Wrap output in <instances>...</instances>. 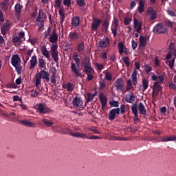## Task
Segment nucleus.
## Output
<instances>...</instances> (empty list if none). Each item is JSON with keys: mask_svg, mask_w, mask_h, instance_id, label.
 Returning a JSON list of instances; mask_svg holds the SVG:
<instances>
[{"mask_svg": "<svg viewBox=\"0 0 176 176\" xmlns=\"http://www.w3.org/2000/svg\"><path fill=\"white\" fill-rule=\"evenodd\" d=\"M8 5L6 3H1L0 6L2 10H8Z\"/></svg>", "mask_w": 176, "mask_h": 176, "instance_id": "obj_53", "label": "nucleus"}, {"mask_svg": "<svg viewBox=\"0 0 176 176\" xmlns=\"http://www.w3.org/2000/svg\"><path fill=\"white\" fill-rule=\"evenodd\" d=\"M52 57L54 61L57 64V63H58V60H60L58 58V51L52 52Z\"/></svg>", "mask_w": 176, "mask_h": 176, "instance_id": "obj_34", "label": "nucleus"}, {"mask_svg": "<svg viewBox=\"0 0 176 176\" xmlns=\"http://www.w3.org/2000/svg\"><path fill=\"white\" fill-rule=\"evenodd\" d=\"M96 95L93 94H87V102H90L91 101H93V100L94 99Z\"/></svg>", "mask_w": 176, "mask_h": 176, "instance_id": "obj_45", "label": "nucleus"}, {"mask_svg": "<svg viewBox=\"0 0 176 176\" xmlns=\"http://www.w3.org/2000/svg\"><path fill=\"white\" fill-rule=\"evenodd\" d=\"M79 24H80V18L79 16H74L72 19V27H79Z\"/></svg>", "mask_w": 176, "mask_h": 176, "instance_id": "obj_20", "label": "nucleus"}, {"mask_svg": "<svg viewBox=\"0 0 176 176\" xmlns=\"http://www.w3.org/2000/svg\"><path fill=\"white\" fill-rule=\"evenodd\" d=\"M34 85L37 89H39V86L41 85V82H42V78L40 77V76L38 74H36L34 78H33Z\"/></svg>", "mask_w": 176, "mask_h": 176, "instance_id": "obj_19", "label": "nucleus"}, {"mask_svg": "<svg viewBox=\"0 0 176 176\" xmlns=\"http://www.w3.org/2000/svg\"><path fill=\"white\" fill-rule=\"evenodd\" d=\"M105 79H107V80H112V74L107 72L105 74Z\"/></svg>", "mask_w": 176, "mask_h": 176, "instance_id": "obj_48", "label": "nucleus"}, {"mask_svg": "<svg viewBox=\"0 0 176 176\" xmlns=\"http://www.w3.org/2000/svg\"><path fill=\"white\" fill-rule=\"evenodd\" d=\"M114 86L117 91H123V89H124V82L123 81V78H120L117 79L114 82Z\"/></svg>", "mask_w": 176, "mask_h": 176, "instance_id": "obj_7", "label": "nucleus"}, {"mask_svg": "<svg viewBox=\"0 0 176 176\" xmlns=\"http://www.w3.org/2000/svg\"><path fill=\"white\" fill-rule=\"evenodd\" d=\"M36 64H38V58H36V55H34L30 60V65L29 66V69H35Z\"/></svg>", "mask_w": 176, "mask_h": 176, "instance_id": "obj_16", "label": "nucleus"}, {"mask_svg": "<svg viewBox=\"0 0 176 176\" xmlns=\"http://www.w3.org/2000/svg\"><path fill=\"white\" fill-rule=\"evenodd\" d=\"M72 137H76L77 138H82L83 137V133H79V132H76V133H73V132H69Z\"/></svg>", "mask_w": 176, "mask_h": 176, "instance_id": "obj_37", "label": "nucleus"}, {"mask_svg": "<svg viewBox=\"0 0 176 176\" xmlns=\"http://www.w3.org/2000/svg\"><path fill=\"white\" fill-rule=\"evenodd\" d=\"M162 90H163V88L159 85V81L155 82L153 86L152 96L155 97V96H159V93H160Z\"/></svg>", "mask_w": 176, "mask_h": 176, "instance_id": "obj_9", "label": "nucleus"}, {"mask_svg": "<svg viewBox=\"0 0 176 176\" xmlns=\"http://www.w3.org/2000/svg\"><path fill=\"white\" fill-rule=\"evenodd\" d=\"M131 89H133V84H131V80H128L126 82V91H129Z\"/></svg>", "mask_w": 176, "mask_h": 176, "instance_id": "obj_43", "label": "nucleus"}, {"mask_svg": "<svg viewBox=\"0 0 176 176\" xmlns=\"http://www.w3.org/2000/svg\"><path fill=\"white\" fill-rule=\"evenodd\" d=\"M153 32L155 34H166L167 32V28L163 23H159L153 27Z\"/></svg>", "mask_w": 176, "mask_h": 176, "instance_id": "obj_4", "label": "nucleus"}, {"mask_svg": "<svg viewBox=\"0 0 176 176\" xmlns=\"http://www.w3.org/2000/svg\"><path fill=\"white\" fill-rule=\"evenodd\" d=\"M41 52L43 56L46 57L47 60H50V52L47 50V48H46V45H42L41 47Z\"/></svg>", "mask_w": 176, "mask_h": 176, "instance_id": "obj_17", "label": "nucleus"}, {"mask_svg": "<svg viewBox=\"0 0 176 176\" xmlns=\"http://www.w3.org/2000/svg\"><path fill=\"white\" fill-rule=\"evenodd\" d=\"M79 56L76 54V53H74L73 55V60H74L76 64L74 63H72L71 64V69L72 72L76 75V76H79L80 78H83V75L80 72H79V65L80 64V59H79Z\"/></svg>", "mask_w": 176, "mask_h": 176, "instance_id": "obj_1", "label": "nucleus"}, {"mask_svg": "<svg viewBox=\"0 0 176 176\" xmlns=\"http://www.w3.org/2000/svg\"><path fill=\"white\" fill-rule=\"evenodd\" d=\"M102 27H103L104 29H105V31H108V28L109 27V22L108 20H105L104 23L102 25Z\"/></svg>", "mask_w": 176, "mask_h": 176, "instance_id": "obj_44", "label": "nucleus"}, {"mask_svg": "<svg viewBox=\"0 0 176 176\" xmlns=\"http://www.w3.org/2000/svg\"><path fill=\"white\" fill-rule=\"evenodd\" d=\"M77 52L78 53H82V52H85V43L80 42L77 45Z\"/></svg>", "mask_w": 176, "mask_h": 176, "instance_id": "obj_32", "label": "nucleus"}, {"mask_svg": "<svg viewBox=\"0 0 176 176\" xmlns=\"http://www.w3.org/2000/svg\"><path fill=\"white\" fill-rule=\"evenodd\" d=\"M168 49L169 52H174V50L175 49V44L174 43H170Z\"/></svg>", "mask_w": 176, "mask_h": 176, "instance_id": "obj_55", "label": "nucleus"}, {"mask_svg": "<svg viewBox=\"0 0 176 176\" xmlns=\"http://www.w3.org/2000/svg\"><path fill=\"white\" fill-rule=\"evenodd\" d=\"M46 17V14L43 13V10L42 9L39 10V12H38V16L36 18V21H38V23H42V18Z\"/></svg>", "mask_w": 176, "mask_h": 176, "instance_id": "obj_29", "label": "nucleus"}, {"mask_svg": "<svg viewBox=\"0 0 176 176\" xmlns=\"http://www.w3.org/2000/svg\"><path fill=\"white\" fill-rule=\"evenodd\" d=\"M100 103L102 108H104V107H107V102L108 101V99H107V96H105L104 94H101L100 95Z\"/></svg>", "mask_w": 176, "mask_h": 176, "instance_id": "obj_24", "label": "nucleus"}, {"mask_svg": "<svg viewBox=\"0 0 176 176\" xmlns=\"http://www.w3.org/2000/svg\"><path fill=\"white\" fill-rule=\"evenodd\" d=\"M35 108L37 112H38V113H40L41 115H45V113H51L52 112V109H50V108L47 107L43 103L37 104L35 106Z\"/></svg>", "mask_w": 176, "mask_h": 176, "instance_id": "obj_3", "label": "nucleus"}, {"mask_svg": "<svg viewBox=\"0 0 176 176\" xmlns=\"http://www.w3.org/2000/svg\"><path fill=\"white\" fill-rule=\"evenodd\" d=\"M64 89H67V91H72L74 89H75V85L72 84V82H68L65 87H64Z\"/></svg>", "mask_w": 176, "mask_h": 176, "instance_id": "obj_35", "label": "nucleus"}, {"mask_svg": "<svg viewBox=\"0 0 176 176\" xmlns=\"http://www.w3.org/2000/svg\"><path fill=\"white\" fill-rule=\"evenodd\" d=\"M64 12L61 10H59V16L60 17V24L64 23V20H65V16L64 15Z\"/></svg>", "mask_w": 176, "mask_h": 176, "instance_id": "obj_38", "label": "nucleus"}, {"mask_svg": "<svg viewBox=\"0 0 176 176\" xmlns=\"http://www.w3.org/2000/svg\"><path fill=\"white\" fill-rule=\"evenodd\" d=\"M161 140H158V142H168V141H176V136L173 135L172 137L166 136L164 138L161 137Z\"/></svg>", "mask_w": 176, "mask_h": 176, "instance_id": "obj_18", "label": "nucleus"}, {"mask_svg": "<svg viewBox=\"0 0 176 176\" xmlns=\"http://www.w3.org/2000/svg\"><path fill=\"white\" fill-rule=\"evenodd\" d=\"M43 122H44L45 124L47 127H52V126H53V124H54L53 122H51L50 120H49L47 119H43Z\"/></svg>", "mask_w": 176, "mask_h": 176, "instance_id": "obj_42", "label": "nucleus"}, {"mask_svg": "<svg viewBox=\"0 0 176 176\" xmlns=\"http://www.w3.org/2000/svg\"><path fill=\"white\" fill-rule=\"evenodd\" d=\"M69 38L72 41H78L79 39V35L76 32H70L69 34Z\"/></svg>", "mask_w": 176, "mask_h": 176, "instance_id": "obj_31", "label": "nucleus"}, {"mask_svg": "<svg viewBox=\"0 0 176 176\" xmlns=\"http://www.w3.org/2000/svg\"><path fill=\"white\" fill-rule=\"evenodd\" d=\"M131 43H132V48L133 49V50H135V49H137V46H138V43L134 40L131 41Z\"/></svg>", "mask_w": 176, "mask_h": 176, "instance_id": "obj_62", "label": "nucleus"}, {"mask_svg": "<svg viewBox=\"0 0 176 176\" xmlns=\"http://www.w3.org/2000/svg\"><path fill=\"white\" fill-rule=\"evenodd\" d=\"M122 60L124 64L126 65V66L127 67V68H129V67H130L131 64V63H130V59L129 58V57L128 56L122 57Z\"/></svg>", "mask_w": 176, "mask_h": 176, "instance_id": "obj_40", "label": "nucleus"}, {"mask_svg": "<svg viewBox=\"0 0 176 176\" xmlns=\"http://www.w3.org/2000/svg\"><path fill=\"white\" fill-rule=\"evenodd\" d=\"M116 115H120V109L117 108L111 109L109 113V120L111 121L115 120Z\"/></svg>", "mask_w": 176, "mask_h": 176, "instance_id": "obj_11", "label": "nucleus"}, {"mask_svg": "<svg viewBox=\"0 0 176 176\" xmlns=\"http://www.w3.org/2000/svg\"><path fill=\"white\" fill-rule=\"evenodd\" d=\"M56 78H57V76H56V74H52L51 83L56 85V83H57V80L56 79Z\"/></svg>", "mask_w": 176, "mask_h": 176, "instance_id": "obj_49", "label": "nucleus"}, {"mask_svg": "<svg viewBox=\"0 0 176 176\" xmlns=\"http://www.w3.org/2000/svg\"><path fill=\"white\" fill-rule=\"evenodd\" d=\"M113 24L114 25V28H118V27H119V20L118 19V18H113Z\"/></svg>", "mask_w": 176, "mask_h": 176, "instance_id": "obj_47", "label": "nucleus"}, {"mask_svg": "<svg viewBox=\"0 0 176 176\" xmlns=\"http://www.w3.org/2000/svg\"><path fill=\"white\" fill-rule=\"evenodd\" d=\"M120 111L121 115H124V112H126V106L124 104L121 105Z\"/></svg>", "mask_w": 176, "mask_h": 176, "instance_id": "obj_54", "label": "nucleus"}, {"mask_svg": "<svg viewBox=\"0 0 176 176\" xmlns=\"http://www.w3.org/2000/svg\"><path fill=\"white\" fill-rule=\"evenodd\" d=\"M138 108L139 109L140 115H146V109H145V106H144V104L142 102L139 103Z\"/></svg>", "mask_w": 176, "mask_h": 176, "instance_id": "obj_26", "label": "nucleus"}, {"mask_svg": "<svg viewBox=\"0 0 176 176\" xmlns=\"http://www.w3.org/2000/svg\"><path fill=\"white\" fill-rule=\"evenodd\" d=\"M139 41H140V43H139L140 47H145L146 46V37L144 36H140Z\"/></svg>", "mask_w": 176, "mask_h": 176, "instance_id": "obj_27", "label": "nucleus"}, {"mask_svg": "<svg viewBox=\"0 0 176 176\" xmlns=\"http://www.w3.org/2000/svg\"><path fill=\"white\" fill-rule=\"evenodd\" d=\"M12 42L13 43H19V42H21V40L19 36H16L12 38Z\"/></svg>", "mask_w": 176, "mask_h": 176, "instance_id": "obj_59", "label": "nucleus"}, {"mask_svg": "<svg viewBox=\"0 0 176 176\" xmlns=\"http://www.w3.org/2000/svg\"><path fill=\"white\" fill-rule=\"evenodd\" d=\"M58 47V45L57 44H53L51 47V51L52 52H58L57 49Z\"/></svg>", "mask_w": 176, "mask_h": 176, "instance_id": "obj_60", "label": "nucleus"}, {"mask_svg": "<svg viewBox=\"0 0 176 176\" xmlns=\"http://www.w3.org/2000/svg\"><path fill=\"white\" fill-rule=\"evenodd\" d=\"M22 9H23V6H21L20 3H16L15 5L14 11H15V15L16 16V17H19L20 16Z\"/></svg>", "mask_w": 176, "mask_h": 176, "instance_id": "obj_21", "label": "nucleus"}, {"mask_svg": "<svg viewBox=\"0 0 176 176\" xmlns=\"http://www.w3.org/2000/svg\"><path fill=\"white\" fill-rule=\"evenodd\" d=\"M133 24L136 32H138V34H141V30H142V23H140L137 19L134 18Z\"/></svg>", "mask_w": 176, "mask_h": 176, "instance_id": "obj_15", "label": "nucleus"}, {"mask_svg": "<svg viewBox=\"0 0 176 176\" xmlns=\"http://www.w3.org/2000/svg\"><path fill=\"white\" fill-rule=\"evenodd\" d=\"M20 123L25 127H35V123H32L27 120H21Z\"/></svg>", "mask_w": 176, "mask_h": 176, "instance_id": "obj_22", "label": "nucleus"}, {"mask_svg": "<svg viewBox=\"0 0 176 176\" xmlns=\"http://www.w3.org/2000/svg\"><path fill=\"white\" fill-rule=\"evenodd\" d=\"M55 8L60 9L61 8V0H55Z\"/></svg>", "mask_w": 176, "mask_h": 176, "instance_id": "obj_52", "label": "nucleus"}, {"mask_svg": "<svg viewBox=\"0 0 176 176\" xmlns=\"http://www.w3.org/2000/svg\"><path fill=\"white\" fill-rule=\"evenodd\" d=\"M77 5H78L80 8H83V6H86V2L85 0H77Z\"/></svg>", "mask_w": 176, "mask_h": 176, "instance_id": "obj_46", "label": "nucleus"}, {"mask_svg": "<svg viewBox=\"0 0 176 176\" xmlns=\"http://www.w3.org/2000/svg\"><path fill=\"white\" fill-rule=\"evenodd\" d=\"M49 35H50V27H49L47 30V31H45L44 32V36H45V38H47V37L49 36Z\"/></svg>", "mask_w": 176, "mask_h": 176, "instance_id": "obj_56", "label": "nucleus"}, {"mask_svg": "<svg viewBox=\"0 0 176 176\" xmlns=\"http://www.w3.org/2000/svg\"><path fill=\"white\" fill-rule=\"evenodd\" d=\"M101 23H102V21L100 19H94L91 23V30H93V31H96V30H98V27L101 25Z\"/></svg>", "mask_w": 176, "mask_h": 176, "instance_id": "obj_13", "label": "nucleus"}, {"mask_svg": "<svg viewBox=\"0 0 176 176\" xmlns=\"http://www.w3.org/2000/svg\"><path fill=\"white\" fill-rule=\"evenodd\" d=\"M142 87H143V91H145L149 87V80L146 79V78H142Z\"/></svg>", "mask_w": 176, "mask_h": 176, "instance_id": "obj_30", "label": "nucleus"}, {"mask_svg": "<svg viewBox=\"0 0 176 176\" xmlns=\"http://www.w3.org/2000/svg\"><path fill=\"white\" fill-rule=\"evenodd\" d=\"M137 74H138L137 69H134L131 75L132 83L133 86L137 85Z\"/></svg>", "mask_w": 176, "mask_h": 176, "instance_id": "obj_28", "label": "nucleus"}, {"mask_svg": "<svg viewBox=\"0 0 176 176\" xmlns=\"http://www.w3.org/2000/svg\"><path fill=\"white\" fill-rule=\"evenodd\" d=\"M109 105H111V107H119V102L118 101L113 100L109 102Z\"/></svg>", "mask_w": 176, "mask_h": 176, "instance_id": "obj_51", "label": "nucleus"}, {"mask_svg": "<svg viewBox=\"0 0 176 176\" xmlns=\"http://www.w3.org/2000/svg\"><path fill=\"white\" fill-rule=\"evenodd\" d=\"M82 65L84 66L82 71L85 74H91L93 72V67H91V63H90V59L85 58L82 63Z\"/></svg>", "mask_w": 176, "mask_h": 176, "instance_id": "obj_5", "label": "nucleus"}, {"mask_svg": "<svg viewBox=\"0 0 176 176\" xmlns=\"http://www.w3.org/2000/svg\"><path fill=\"white\" fill-rule=\"evenodd\" d=\"M132 113H133L134 116H137L138 114V105L137 103H133L131 106Z\"/></svg>", "mask_w": 176, "mask_h": 176, "instance_id": "obj_33", "label": "nucleus"}, {"mask_svg": "<svg viewBox=\"0 0 176 176\" xmlns=\"http://www.w3.org/2000/svg\"><path fill=\"white\" fill-rule=\"evenodd\" d=\"M167 13L168 14H169V16H171L172 17H175V12L174 10H168Z\"/></svg>", "mask_w": 176, "mask_h": 176, "instance_id": "obj_61", "label": "nucleus"}, {"mask_svg": "<svg viewBox=\"0 0 176 176\" xmlns=\"http://www.w3.org/2000/svg\"><path fill=\"white\" fill-rule=\"evenodd\" d=\"M63 5L69 8V6H71V0H64Z\"/></svg>", "mask_w": 176, "mask_h": 176, "instance_id": "obj_63", "label": "nucleus"}, {"mask_svg": "<svg viewBox=\"0 0 176 176\" xmlns=\"http://www.w3.org/2000/svg\"><path fill=\"white\" fill-rule=\"evenodd\" d=\"M62 131H63V134H68L69 135H71L70 133H72L71 129H69L68 128H64L63 129H62Z\"/></svg>", "mask_w": 176, "mask_h": 176, "instance_id": "obj_50", "label": "nucleus"}, {"mask_svg": "<svg viewBox=\"0 0 176 176\" xmlns=\"http://www.w3.org/2000/svg\"><path fill=\"white\" fill-rule=\"evenodd\" d=\"M11 64L14 67L17 74H21V69H23V67L21 66V58L18 54L12 55L11 58Z\"/></svg>", "mask_w": 176, "mask_h": 176, "instance_id": "obj_2", "label": "nucleus"}, {"mask_svg": "<svg viewBox=\"0 0 176 176\" xmlns=\"http://www.w3.org/2000/svg\"><path fill=\"white\" fill-rule=\"evenodd\" d=\"M118 47L119 49L120 54H122V53H124V49H126V47H124V44H123V43H119Z\"/></svg>", "mask_w": 176, "mask_h": 176, "instance_id": "obj_36", "label": "nucleus"}, {"mask_svg": "<svg viewBox=\"0 0 176 176\" xmlns=\"http://www.w3.org/2000/svg\"><path fill=\"white\" fill-rule=\"evenodd\" d=\"M168 86L170 89H173V90H176V85L174 84V82H171L168 84Z\"/></svg>", "mask_w": 176, "mask_h": 176, "instance_id": "obj_64", "label": "nucleus"}, {"mask_svg": "<svg viewBox=\"0 0 176 176\" xmlns=\"http://www.w3.org/2000/svg\"><path fill=\"white\" fill-rule=\"evenodd\" d=\"M125 101L129 104H133L135 101V96H134L133 93L127 94L125 96Z\"/></svg>", "mask_w": 176, "mask_h": 176, "instance_id": "obj_14", "label": "nucleus"}, {"mask_svg": "<svg viewBox=\"0 0 176 176\" xmlns=\"http://www.w3.org/2000/svg\"><path fill=\"white\" fill-rule=\"evenodd\" d=\"M138 12L140 13H143L145 10V1L144 0H140L139 6L138 7Z\"/></svg>", "mask_w": 176, "mask_h": 176, "instance_id": "obj_23", "label": "nucleus"}, {"mask_svg": "<svg viewBox=\"0 0 176 176\" xmlns=\"http://www.w3.org/2000/svg\"><path fill=\"white\" fill-rule=\"evenodd\" d=\"M37 74L40 76L41 78L43 79V82H47V83L50 82V74H49V72L42 69Z\"/></svg>", "mask_w": 176, "mask_h": 176, "instance_id": "obj_6", "label": "nucleus"}, {"mask_svg": "<svg viewBox=\"0 0 176 176\" xmlns=\"http://www.w3.org/2000/svg\"><path fill=\"white\" fill-rule=\"evenodd\" d=\"M72 104L75 108L78 109L83 108V100H82V98L80 97L75 96L73 99Z\"/></svg>", "mask_w": 176, "mask_h": 176, "instance_id": "obj_8", "label": "nucleus"}, {"mask_svg": "<svg viewBox=\"0 0 176 176\" xmlns=\"http://www.w3.org/2000/svg\"><path fill=\"white\" fill-rule=\"evenodd\" d=\"M147 14L148 16H151L150 21H153V20H156V18L157 17V12L156 10H153V7L150 6L147 9Z\"/></svg>", "mask_w": 176, "mask_h": 176, "instance_id": "obj_10", "label": "nucleus"}, {"mask_svg": "<svg viewBox=\"0 0 176 176\" xmlns=\"http://www.w3.org/2000/svg\"><path fill=\"white\" fill-rule=\"evenodd\" d=\"M49 38L51 43H57L58 41V35L57 34L56 29L53 30L52 35H50Z\"/></svg>", "mask_w": 176, "mask_h": 176, "instance_id": "obj_12", "label": "nucleus"}, {"mask_svg": "<svg viewBox=\"0 0 176 176\" xmlns=\"http://www.w3.org/2000/svg\"><path fill=\"white\" fill-rule=\"evenodd\" d=\"M108 43H109V39L105 38L104 40H101L99 43V47L101 49H105L107 46H108Z\"/></svg>", "mask_w": 176, "mask_h": 176, "instance_id": "obj_25", "label": "nucleus"}, {"mask_svg": "<svg viewBox=\"0 0 176 176\" xmlns=\"http://www.w3.org/2000/svg\"><path fill=\"white\" fill-rule=\"evenodd\" d=\"M165 24L168 27H170V28H173V27L174 26V22H172V21H165Z\"/></svg>", "mask_w": 176, "mask_h": 176, "instance_id": "obj_57", "label": "nucleus"}, {"mask_svg": "<svg viewBox=\"0 0 176 176\" xmlns=\"http://www.w3.org/2000/svg\"><path fill=\"white\" fill-rule=\"evenodd\" d=\"M133 21V19L129 16H125L124 18V25H130V23Z\"/></svg>", "mask_w": 176, "mask_h": 176, "instance_id": "obj_39", "label": "nucleus"}, {"mask_svg": "<svg viewBox=\"0 0 176 176\" xmlns=\"http://www.w3.org/2000/svg\"><path fill=\"white\" fill-rule=\"evenodd\" d=\"M38 67L40 68H45V67H46V63L43 58H38Z\"/></svg>", "mask_w": 176, "mask_h": 176, "instance_id": "obj_41", "label": "nucleus"}, {"mask_svg": "<svg viewBox=\"0 0 176 176\" xmlns=\"http://www.w3.org/2000/svg\"><path fill=\"white\" fill-rule=\"evenodd\" d=\"M171 57H173V52L169 51L168 54L166 56V61H169Z\"/></svg>", "mask_w": 176, "mask_h": 176, "instance_id": "obj_58", "label": "nucleus"}]
</instances>
